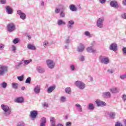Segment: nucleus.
Wrapping results in <instances>:
<instances>
[{
    "label": "nucleus",
    "instance_id": "obj_43",
    "mask_svg": "<svg viewBox=\"0 0 126 126\" xmlns=\"http://www.w3.org/2000/svg\"><path fill=\"white\" fill-rule=\"evenodd\" d=\"M120 77L121 79H123V80L125 79V78H126V73L125 74H121Z\"/></svg>",
    "mask_w": 126,
    "mask_h": 126
},
{
    "label": "nucleus",
    "instance_id": "obj_62",
    "mask_svg": "<svg viewBox=\"0 0 126 126\" xmlns=\"http://www.w3.org/2000/svg\"><path fill=\"white\" fill-rule=\"evenodd\" d=\"M123 4L124 5H125V6H126V0H124V1L123 2Z\"/></svg>",
    "mask_w": 126,
    "mask_h": 126
},
{
    "label": "nucleus",
    "instance_id": "obj_30",
    "mask_svg": "<svg viewBox=\"0 0 126 126\" xmlns=\"http://www.w3.org/2000/svg\"><path fill=\"white\" fill-rule=\"evenodd\" d=\"M65 22H63V20H58V26H62V25H65Z\"/></svg>",
    "mask_w": 126,
    "mask_h": 126
},
{
    "label": "nucleus",
    "instance_id": "obj_44",
    "mask_svg": "<svg viewBox=\"0 0 126 126\" xmlns=\"http://www.w3.org/2000/svg\"><path fill=\"white\" fill-rule=\"evenodd\" d=\"M60 11H61V9H60L59 8H55V12L56 14H59Z\"/></svg>",
    "mask_w": 126,
    "mask_h": 126
},
{
    "label": "nucleus",
    "instance_id": "obj_13",
    "mask_svg": "<svg viewBox=\"0 0 126 126\" xmlns=\"http://www.w3.org/2000/svg\"><path fill=\"white\" fill-rule=\"evenodd\" d=\"M110 50L116 51L118 49V45L116 43H112L109 46Z\"/></svg>",
    "mask_w": 126,
    "mask_h": 126
},
{
    "label": "nucleus",
    "instance_id": "obj_24",
    "mask_svg": "<svg viewBox=\"0 0 126 126\" xmlns=\"http://www.w3.org/2000/svg\"><path fill=\"white\" fill-rule=\"evenodd\" d=\"M75 107L77 108L78 111L79 112V113H81V112H82V106L80 105V104H76Z\"/></svg>",
    "mask_w": 126,
    "mask_h": 126
},
{
    "label": "nucleus",
    "instance_id": "obj_63",
    "mask_svg": "<svg viewBox=\"0 0 126 126\" xmlns=\"http://www.w3.org/2000/svg\"><path fill=\"white\" fill-rule=\"evenodd\" d=\"M124 123L125 126H126V119H124Z\"/></svg>",
    "mask_w": 126,
    "mask_h": 126
},
{
    "label": "nucleus",
    "instance_id": "obj_31",
    "mask_svg": "<svg viewBox=\"0 0 126 126\" xmlns=\"http://www.w3.org/2000/svg\"><path fill=\"white\" fill-rule=\"evenodd\" d=\"M19 85L17 83H12V87L14 89H17L18 88Z\"/></svg>",
    "mask_w": 126,
    "mask_h": 126
},
{
    "label": "nucleus",
    "instance_id": "obj_57",
    "mask_svg": "<svg viewBox=\"0 0 126 126\" xmlns=\"http://www.w3.org/2000/svg\"><path fill=\"white\" fill-rule=\"evenodd\" d=\"M70 40L69 39V38H67V39H66V40L65 41V43L66 44H68L69 43H70Z\"/></svg>",
    "mask_w": 126,
    "mask_h": 126
},
{
    "label": "nucleus",
    "instance_id": "obj_50",
    "mask_svg": "<svg viewBox=\"0 0 126 126\" xmlns=\"http://www.w3.org/2000/svg\"><path fill=\"white\" fill-rule=\"evenodd\" d=\"M121 18H122V19H126V13L122 14V15H121Z\"/></svg>",
    "mask_w": 126,
    "mask_h": 126
},
{
    "label": "nucleus",
    "instance_id": "obj_45",
    "mask_svg": "<svg viewBox=\"0 0 126 126\" xmlns=\"http://www.w3.org/2000/svg\"><path fill=\"white\" fill-rule=\"evenodd\" d=\"M70 67L71 70H75V66L74 64H71Z\"/></svg>",
    "mask_w": 126,
    "mask_h": 126
},
{
    "label": "nucleus",
    "instance_id": "obj_8",
    "mask_svg": "<svg viewBox=\"0 0 126 126\" xmlns=\"http://www.w3.org/2000/svg\"><path fill=\"white\" fill-rule=\"evenodd\" d=\"M110 5L113 8L118 9L119 7V3L116 0H113L110 2Z\"/></svg>",
    "mask_w": 126,
    "mask_h": 126
},
{
    "label": "nucleus",
    "instance_id": "obj_33",
    "mask_svg": "<svg viewBox=\"0 0 126 126\" xmlns=\"http://www.w3.org/2000/svg\"><path fill=\"white\" fill-rule=\"evenodd\" d=\"M22 64H23V61H20V62H19L18 63L17 65H15V67L18 69V68H19V67H20V66H21V65H22Z\"/></svg>",
    "mask_w": 126,
    "mask_h": 126
},
{
    "label": "nucleus",
    "instance_id": "obj_6",
    "mask_svg": "<svg viewBox=\"0 0 126 126\" xmlns=\"http://www.w3.org/2000/svg\"><path fill=\"white\" fill-rule=\"evenodd\" d=\"M103 22H104L103 18H99L98 19L96 22L97 27L100 29H102L103 28Z\"/></svg>",
    "mask_w": 126,
    "mask_h": 126
},
{
    "label": "nucleus",
    "instance_id": "obj_42",
    "mask_svg": "<svg viewBox=\"0 0 126 126\" xmlns=\"http://www.w3.org/2000/svg\"><path fill=\"white\" fill-rule=\"evenodd\" d=\"M19 42V39L18 38H15L13 41V43L14 44H17Z\"/></svg>",
    "mask_w": 126,
    "mask_h": 126
},
{
    "label": "nucleus",
    "instance_id": "obj_48",
    "mask_svg": "<svg viewBox=\"0 0 126 126\" xmlns=\"http://www.w3.org/2000/svg\"><path fill=\"white\" fill-rule=\"evenodd\" d=\"M12 51H13V53H15L16 51V47L14 45L12 46Z\"/></svg>",
    "mask_w": 126,
    "mask_h": 126
},
{
    "label": "nucleus",
    "instance_id": "obj_55",
    "mask_svg": "<svg viewBox=\"0 0 126 126\" xmlns=\"http://www.w3.org/2000/svg\"><path fill=\"white\" fill-rule=\"evenodd\" d=\"M47 44H48V41L47 40L44 41V42H43V47H44V48H46V46H47Z\"/></svg>",
    "mask_w": 126,
    "mask_h": 126
},
{
    "label": "nucleus",
    "instance_id": "obj_17",
    "mask_svg": "<svg viewBox=\"0 0 126 126\" xmlns=\"http://www.w3.org/2000/svg\"><path fill=\"white\" fill-rule=\"evenodd\" d=\"M46 122H47V119L46 118H42L40 120V126H46Z\"/></svg>",
    "mask_w": 126,
    "mask_h": 126
},
{
    "label": "nucleus",
    "instance_id": "obj_25",
    "mask_svg": "<svg viewBox=\"0 0 126 126\" xmlns=\"http://www.w3.org/2000/svg\"><path fill=\"white\" fill-rule=\"evenodd\" d=\"M27 48L29 49V50H32V51L36 50V47H35V46L31 44H29L28 45Z\"/></svg>",
    "mask_w": 126,
    "mask_h": 126
},
{
    "label": "nucleus",
    "instance_id": "obj_35",
    "mask_svg": "<svg viewBox=\"0 0 126 126\" xmlns=\"http://www.w3.org/2000/svg\"><path fill=\"white\" fill-rule=\"evenodd\" d=\"M115 126H124V125L120 121H117L116 122Z\"/></svg>",
    "mask_w": 126,
    "mask_h": 126
},
{
    "label": "nucleus",
    "instance_id": "obj_5",
    "mask_svg": "<svg viewBox=\"0 0 126 126\" xmlns=\"http://www.w3.org/2000/svg\"><path fill=\"white\" fill-rule=\"evenodd\" d=\"M7 29L8 32H13L15 30V25L13 23L8 24L7 26Z\"/></svg>",
    "mask_w": 126,
    "mask_h": 126
},
{
    "label": "nucleus",
    "instance_id": "obj_59",
    "mask_svg": "<svg viewBox=\"0 0 126 126\" xmlns=\"http://www.w3.org/2000/svg\"><path fill=\"white\" fill-rule=\"evenodd\" d=\"M40 3L42 6H44V5H45V3L43 0L40 1Z\"/></svg>",
    "mask_w": 126,
    "mask_h": 126
},
{
    "label": "nucleus",
    "instance_id": "obj_47",
    "mask_svg": "<svg viewBox=\"0 0 126 126\" xmlns=\"http://www.w3.org/2000/svg\"><path fill=\"white\" fill-rule=\"evenodd\" d=\"M0 3L1 4H5L6 3V1L5 0H0Z\"/></svg>",
    "mask_w": 126,
    "mask_h": 126
},
{
    "label": "nucleus",
    "instance_id": "obj_22",
    "mask_svg": "<svg viewBox=\"0 0 126 126\" xmlns=\"http://www.w3.org/2000/svg\"><path fill=\"white\" fill-rule=\"evenodd\" d=\"M50 123H51L50 126H56V122H55L56 121L55 118H54V117H50Z\"/></svg>",
    "mask_w": 126,
    "mask_h": 126
},
{
    "label": "nucleus",
    "instance_id": "obj_7",
    "mask_svg": "<svg viewBox=\"0 0 126 126\" xmlns=\"http://www.w3.org/2000/svg\"><path fill=\"white\" fill-rule=\"evenodd\" d=\"M32 120H35L37 118V116H38V111L36 110H32L31 111L30 115Z\"/></svg>",
    "mask_w": 126,
    "mask_h": 126
},
{
    "label": "nucleus",
    "instance_id": "obj_28",
    "mask_svg": "<svg viewBox=\"0 0 126 126\" xmlns=\"http://www.w3.org/2000/svg\"><path fill=\"white\" fill-rule=\"evenodd\" d=\"M87 51L89 52V53H95L96 50L94 49H93V47H88L87 49Z\"/></svg>",
    "mask_w": 126,
    "mask_h": 126
},
{
    "label": "nucleus",
    "instance_id": "obj_2",
    "mask_svg": "<svg viewBox=\"0 0 126 126\" xmlns=\"http://www.w3.org/2000/svg\"><path fill=\"white\" fill-rule=\"evenodd\" d=\"M8 69V67L7 66L2 64L0 65V76H3V75H4V74L7 72Z\"/></svg>",
    "mask_w": 126,
    "mask_h": 126
},
{
    "label": "nucleus",
    "instance_id": "obj_58",
    "mask_svg": "<svg viewBox=\"0 0 126 126\" xmlns=\"http://www.w3.org/2000/svg\"><path fill=\"white\" fill-rule=\"evenodd\" d=\"M72 123L71 122H68L66 123V126H71Z\"/></svg>",
    "mask_w": 126,
    "mask_h": 126
},
{
    "label": "nucleus",
    "instance_id": "obj_18",
    "mask_svg": "<svg viewBox=\"0 0 126 126\" xmlns=\"http://www.w3.org/2000/svg\"><path fill=\"white\" fill-rule=\"evenodd\" d=\"M40 90H41V87L39 85L35 86L34 89V91L35 94H39V93H40Z\"/></svg>",
    "mask_w": 126,
    "mask_h": 126
},
{
    "label": "nucleus",
    "instance_id": "obj_20",
    "mask_svg": "<svg viewBox=\"0 0 126 126\" xmlns=\"http://www.w3.org/2000/svg\"><path fill=\"white\" fill-rule=\"evenodd\" d=\"M75 23L74 21H69L68 22V25L67 26L68 29H72L73 28V25H74Z\"/></svg>",
    "mask_w": 126,
    "mask_h": 126
},
{
    "label": "nucleus",
    "instance_id": "obj_23",
    "mask_svg": "<svg viewBox=\"0 0 126 126\" xmlns=\"http://www.w3.org/2000/svg\"><path fill=\"white\" fill-rule=\"evenodd\" d=\"M36 70H37L38 72H39V73H43V72H45V69L42 68V67L40 66L36 67Z\"/></svg>",
    "mask_w": 126,
    "mask_h": 126
},
{
    "label": "nucleus",
    "instance_id": "obj_41",
    "mask_svg": "<svg viewBox=\"0 0 126 126\" xmlns=\"http://www.w3.org/2000/svg\"><path fill=\"white\" fill-rule=\"evenodd\" d=\"M79 59L82 62H83L84 61H85V57H84V56H83V55L80 56V57H79Z\"/></svg>",
    "mask_w": 126,
    "mask_h": 126
},
{
    "label": "nucleus",
    "instance_id": "obj_12",
    "mask_svg": "<svg viewBox=\"0 0 126 126\" xmlns=\"http://www.w3.org/2000/svg\"><path fill=\"white\" fill-rule=\"evenodd\" d=\"M107 114L111 119H115L116 112H115V111H109V112L107 113Z\"/></svg>",
    "mask_w": 126,
    "mask_h": 126
},
{
    "label": "nucleus",
    "instance_id": "obj_11",
    "mask_svg": "<svg viewBox=\"0 0 126 126\" xmlns=\"http://www.w3.org/2000/svg\"><path fill=\"white\" fill-rule=\"evenodd\" d=\"M17 13L19 15H20V17L21 19H22V20H24L26 19V14L22 12L21 10H19L18 11H17Z\"/></svg>",
    "mask_w": 126,
    "mask_h": 126
},
{
    "label": "nucleus",
    "instance_id": "obj_53",
    "mask_svg": "<svg viewBox=\"0 0 126 126\" xmlns=\"http://www.w3.org/2000/svg\"><path fill=\"white\" fill-rule=\"evenodd\" d=\"M123 100L124 102H126V95L125 94L123 95Z\"/></svg>",
    "mask_w": 126,
    "mask_h": 126
},
{
    "label": "nucleus",
    "instance_id": "obj_15",
    "mask_svg": "<svg viewBox=\"0 0 126 126\" xmlns=\"http://www.w3.org/2000/svg\"><path fill=\"white\" fill-rule=\"evenodd\" d=\"M6 11L8 14H12L13 13V9L10 7L9 6H6Z\"/></svg>",
    "mask_w": 126,
    "mask_h": 126
},
{
    "label": "nucleus",
    "instance_id": "obj_27",
    "mask_svg": "<svg viewBox=\"0 0 126 126\" xmlns=\"http://www.w3.org/2000/svg\"><path fill=\"white\" fill-rule=\"evenodd\" d=\"M56 86L53 85V86H50L48 88V93H52L56 89Z\"/></svg>",
    "mask_w": 126,
    "mask_h": 126
},
{
    "label": "nucleus",
    "instance_id": "obj_38",
    "mask_svg": "<svg viewBox=\"0 0 126 126\" xmlns=\"http://www.w3.org/2000/svg\"><path fill=\"white\" fill-rule=\"evenodd\" d=\"M25 83H28V84H30V83H31V77H28L26 79Z\"/></svg>",
    "mask_w": 126,
    "mask_h": 126
},
{
    "label": "nucleus",
    "instance_id": "obj_46",
    "mask_svg": "<svg viewBox=\"0 0 126 126\" xmlns=\"http://www.w3.org/2000/svg\"><path fill=\"white\" fill-rule=\"evenodd\" d=\"M17 126H25V123L24 122H19L18 123Z\"/></svg>",
    "mask_w": 126,
    "mask_h": 126
},
{
    "label": "nucleus",
    "instance_id": "obj_49",
    "mask_svg": "<svg viewBox=\"0 0 126 126\" xmlns=\"http://www.w3.org/2000/svg\"><path fill=\"white\" fill-rule=\"evenodd\" d=\"M99 1V3L101 4H105L106 2V0H98Z\"/></svg>",
    "mask_w": 126,
    "mask_h": 126
},
{
    "label": "nucleus",
    "instance_id": "obj_16",
    "mask_svg": "<svg viewBox=\"0 0 126 126\" xmlns=\"http://www.w3.org/2000/svg\"><path fill=\"white\" fill-rule=\"evenodd\" d=\"M85 46L83 44H79L77 48V51L78 52H83L84 50Z\"/></svg>",
    "mask_w": 126,
    "mask_h": 126
},
{
    "label": "nucleus",
    "instance_id": "obj_3",
    "mask_svg": "<svg viewBox=\"0 0 126 126\" xmlns=\"http://www.w3.org/2000/svg\"><path fill=\"white\" fill-rule=\"evenodd\" d=\"M99 60L100 63L104 64H108L110 63L109 58L108 57H104L103 56H100Z\"/></svg>",
    "mask_w": 126,
    "mask_h": 126
},
{
    "label": "nucleus",
    "instance_id": "obj_21",
    "mask_svg": "<svg viewBox=\"0 0 126 126\" xmlns=\"http://www.w3.org/2000/svg\"><path fill=\"white\" fill-rule=\"evenodd\" d=\"M16 103H23L24 102V99L22 96L19 97L15 99Z\"/></svg>",
    "mask_w": 126,
    "mask_h": 126
},
{
    "label": "nucleus",
    "instance_id": "obj_64",
    "mask_svg": "<svg viewBox=\"0 0 126 126\" xmlns=\"http://www.w3.org/2000/svg\"><path fill=\"white\" fill-rule=\"evenodd\" d=\"M28 38L29 40H30L31 39V35H28Z\"/></svg>",
    "mask_w": 126,
    "mask_h": 126
},
{
    "label": "nucleus",
    "instance_id": "obj_29",
    "mask_svg": "<svg viewBox=\"0 0 126 126\" xmlns=\"http://www.w3.org/2000/svg\"><path fill=\"white\" fill-rule=\"evenodd\" d=\"M94 106L93 105V104L91 103L90 104H89L88 106V110H91V111H93V110H94Z\"/></svg>",
    "mask_w": 126,
    "mask_h": 126
},
{
    "label": "nucleus",
    "instance_id": "obj_61",
    "mask_svg": "<svg viewBox=\"0 0 126 126\" xmlns=\"http://www.w3.org/2000/svg\"><path fill=\"white\" fill-rule=\"evenodd\" d=\"M43 107H44V108L48 107V104H47L46 103H44L43 104Z\"/></svg>",
    "mask_w": 126,
    "mask_h": 126
},
{
    "label": "nucleus",
    "instance_id": "obj_19",
    "mask_svg": "<svg viewBox=\"0 0 126 126\" xmlns=\"http://www.w3.org/2000/svg\"><path fill=\"white\" fill-rule=\"evenodd\" d=\"M69 9H70V10H71V11H72L73 12H77L78 8H77V7H76L75 5L72 4L70 5Z\"/></svg>",
    "mask_w": 126,
    "mask_h": 126
},
{
    "label": "nucleus",
    "instance_id": "obj_51",
    "mask_svg": "<svg viewBox=\"0 0 126 126\" xmlns=\"http://www.w3.org/2000/svg\"><path fill=\"white\" fill-rule=\"evenodd\" d=\"M66 98L65 97L63 96L61 98V100L62 102H65Z\"/></svg>",
    "mask_w": 126,
    "mask_h": 126
},
{
    "label": "nucleus",
    "instance_id": "obj_1",
    "mask_svg": "<svg viewBox=\"0 0 126 126\" xmlns=\"http://www.w3.org/2000/svg\"><path fill=\"white\" fill-rule=\"evenodd\" d=\"M1 108L3 110L5 116H9L11 114V109L8 106L1 104Z\"/></svg>",
    "mask_w": 126,
    "mask_h": 126
},
{
    "label": "nucleus",
    "instance_id": "obj_10",
    "mask_svg": "<svg viewBox=\"0 0 126 126\" xmlns=\"http://www.w3.org/2000/svg\"><path fill=\"white\" fill-rule=\"evenodd\" d=\"M55 63L53 60H48V67L51 69L54 68Z\"/></svg>",
    "mask_w": 126,
    "mask_h": 126
},
{
    "label": "nucleus",
    "instance_id": "obj_56",
    "mask_svg": "<svg viewBox=\"0 0 126 126\" xmlns=\"http://www.w3.org/2000/svg\"><path fill=\"white\" fill-rule=\"evenodd\" d=\"M4 48V45L2 44H0V51L2 50Z\"/></svg>",
    "mask_w": 126,
    "mask_h": 126
},
{
    "label": "nucleus",
    "instance_id": "obj_34",
    "mask_svg": "<svg viewBox=\"0 0 126 126\" xmlns=\"http://www.w3.org/2000/svg\"><path fill=\"white\" fill-rule=\"evenodd\" d=\"M23 61L24 62L25 64L27 65L29 64V63L32 62V60L30 59L28 60H23Z\"/></svg>",
    "mask_w": 126,
    "mask_h": 126
},
{
    "label": "nucleus",
    "instance_id": "obj_60",
    "mask_svg": "<svg viewBox=\"0 0 126 126\" xmlns=\"http://www.w3.org/2000/svg\"><path fill=\"white\" fill-rule=\"evenodd\" d=\"M56 126H63V124H62V123H58Z\"/></svg>",
    "mask_w": 126,
    "mask_h": 126
},
{
    "label": "nucleus",
    "instance_id": "obj_9",
    "mask_svg": "<svg viewBox=\"0 0 126 126\" xmlns=\"http://www.w3.org/2000/svg\"><path fill=\"white\" fill-rule=\"evenodd\" d=\"M95 103L97 107H105V106H106V103L100 100H96Z\"/></svg>",
    "mask_w": 126,
    "mask_h": 126
},
{
    "label": "nucleus",
    "instance_id": "obj_4",
    "mask_svg": "<svg viewBox=\"0 0 126 126\" xmlns=\"http://www.w3.org/2000/svg\"><path fill=\"white\" fill-rule=\"evenodd\" d=\"M75 85L79 89H81L83 90V89H85L86 87V85L84 82H82V81H80L79 80H77L75 82Z\"/></svg>",
    "mask_w": 126,
    "mask_h": 126
},
{
    "label": "nucleus",
    "instance_id": "obj_32",
    "mask_svg": "<svg viewBox=\"0 0 126 126\" xmlns=\"http://www.w3.org/2000/svg\"><path fill=\"white\" fill-rule=\"evenodd\" d=\"M65 92H66V93H67V94H71L72 90L70 88V87H67L66 88H65Z\"/></svg>",
    "mask_w": 126,
    "mask_h": 126
},
{
    "label": "nucleus",
    "instance_id": "obj_52",
    "mask_svg": "<svg viewBox=\"0 0 126 126\" xmlns=\"http://www.w3.org/2000/svg\"><path fill=\"white\" fill-rule=\"evenodd\" d=\"M123 54H124L125 55H126V47H124L123 48Z\"/></svg>",
    "mask_w": 126,
    "mask_h": 126
},
{
    "label": "nucleus",
    "instance_id": "obj_26",
    "mask_svg": "<svg viewBox=\"0 0 126 126\" xmlns=\"http://www.w3.org/2000/svg\"><path fill=\"white\" fill-rule=\"evenodd\" d=\"M110 91L113 94L119 93V90L117 88H111L110 89Z\"/></svg>",
    "mask_w": 126,
    "mask_h": 126
},
{
    "label": "nucleus",
    "instance_id": "obj_37",
    "mask_svg": "<svg viewBox=\"0 0 126 126\" xmlns=\"http://www.w3.org/2000/svg\"><path fill=\"white\" fill-rule=\"evenodd\" d=\"M1 86H2V88H6V87L7 86V83H5V82H3Z\"/></svg>",
    "mask_w": 126,
    "mask_h": 126
},
{
    "label": "nucleus",
    "instance_id": "obj_40",
    "mask_svg": "<svg viewBox=\"0 0 126 126\" xmlns=\"http://www.w3.org/2000/svg\"><path fill=\"white\" fill-rule=\"evenodd\" d=\"M107 72H108V73L112 74L114 72L115 70H114V69L109 68L108 69H107Z\"/></svg>",
    "mask_w": 126,
    "mask_h": 126
},
{
    "label": "nucleus",
    "instance_id": "obj_36",
    "mask_svg": "<svg viewBox=\"0 0 126 126\" xmlns=\"http://www.w3.org/2000/svg\"><path fill=\"white\" fill-rule=\"evenodd\" d=\"M17 78L20 81H23V79H24V75H22L21 76L17 77Z\"/></svg>",
    "mask_w": 126,
    "mask_h": 126
},
{
    "label": "nucleus",
    "instance_id": "obj_14",
    "mask_svg": "<svg viewBox=\"0 0 126 126\" xmlns=\"http://www.w3.org/2000/svg\"><path fill=\"white\" fill-rule=\"evenodd\" d=\"M102 96L103 98H105V99H109L111 98V94L110 92H104L103 93H102Z\"/></svg>",
    "mask_w": 126,
    "mask_h": 126
},
{
    "label": "nucleus",
    "instance_id": "obj_39",
    "mask_svg": "<svg viewBox=\"0 0 126 126\" xmlns=\"http://www.w3.org/2000/svg\"><path fill=\"white\" fill-rule=\"evenodd\" d=\"M60 17H61L62 18H65V14L64 13V12H63V11H62L60 13Z\"/></svg>",
    "mask_w": 126,
    "mask_h": 126
},
{
    "label": "nucleus",
    "instance_id": "obj_54",
    "mask_svg": "<svg viewBox=\"0 0 126 126\" xmlns=\"http://www.w3.org/2000/svg\"><path fill=\"white\" fill-rule=\"evenodd\" d=\"M85 35L89 36V37H91V34H90L89 32H85Z\"/></svg>",
    "mask_w": 126,
    "mask_h": 126
}]
</instances>
